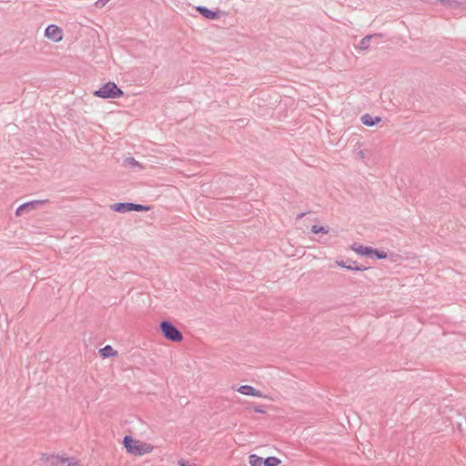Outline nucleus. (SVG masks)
Returning <instances> with one entry per match:
<instances>
[{"label": "nucleus", "mask_w": 466, "mask_h": 466, "mask_svg": "<svg viewBox=\"0 0 466 466\" xmlns=\"http://www.w3.org/2000/svg\"><path fill=\"white\" fill-rule=\"evenodd\" d=\"M197 10L206 18L215 20L218 18V14L214 11L208 9L205 6H198Z\"/></svg>", "instance_id": "nucleus-11"}, {"label": "nucleus", "mask_w": 466, "mask_h": 466, "mask_svg": "<svg viewBox=\"0 0 466 466\" xmlns=\"http://www.w3.org/2000/svg\"><path fill=\"white\" fill-rule=\"evenodd\" d=\"M350 248L360 256H372L373 248L358 243L351 245Z\"/></svg>", "instance_id": "nucleus-8"}, {"label": "nucleus", "mask_w": 466, "mask_h": 466, "mask_svg": "<svg viewBox=\"0 0 466 466\" xmlns=\"http://www.w3.org/2000/svg\"><path fill=\"white\" fill-rule=\"evenodd\" d=\"M48 461L50 466H82L76 461L60 456H51Z\"/></svg>", "instance_id": "nucleus-4"}, {"label": "nucleus", "mask_w": 466, "mask_h": 466, "mask_svg": "<svg viewBox=\"0 0 466 466\" xmlns=\"http://www.w3.org/2000/svg\"><path fill=\"white\" fill-rule=\"evenodd\" d=\"M359 155H360V157L361 158H363V157H364V152H363V151H360Z\"/></svg>", "instance_id": "nucleus-25"}, {"label": "nucleus", "mask_w": 466, "mask_h": 466, "mask_svg": "<svg viewBox=\"0 0 466 466\" xmlns=\"http://www.w3.org/2000/svg\"><path fill=\"white\" fill-rule=\"evenodd\" d=\"M123 95V91L114 82H107L94 92L95 96L101 98H118Z\"/></svg>", "instance_id": "nucleus-2"}, {"label": "nucleus", "mask_w": 466, "mask_h": 466, "mask_svg": "<svg viewBox=\"0 0 466 466\" xmlns=\"http://www.w3.org/2000/svg\"><path fill=\"white\" fill-rule=\"evenodd\" d=\"M237 390L243 395L266 398V395H264L261 391L256 390L255 388L249 385H242L238 387Z\"/></svg>", "instance_id": "nucleus-6"}, {"label": "nucleus", "mask_w": 466, "mask_h": 466, "mask_svg": "<svg viewBox=\"0 0 466 466\" xmlns=\"http://www.w3.org/2000/svg\"><path fill=\"white\" fill-rule=\"evenodd\" d=\"M123 444L127 451L134 455H144L153 451V446L149 443L135 440L130 436H126Z\"/></svg>", "instance_id": "nucleus-1"}, {"label": "nucleus", "mask_w": 466, "mask_h": 466, "mask_svg": "<svg viewBox=\"0 0 466 466\" xmlns=\"http://www.w3.org/2000/svg\"><path fill=\"white\" fill-rule=\"evenodd\" d=\"M99 354L103 358H108V357H111V356H116L117 355V351H116L111 346L106 345L104 348L99 350Z\"/></svg>", "instance_id": "nucleus-14"}, {"label": "nucleus", "mask_w": 466, "mask_h": 466, "mask_svg": "<svg viewBox=\"0 0 466 466\" xmlns=\"http://www.w3.org/2000/svg\"><path fill=\"white\" fill-rule=\"evenodd\" d=\"M336 264L341 268H346L348 269L351 270H363L365 268L357 266L356 261H352L350 264L348 265V263L344 262L343 260H337Z\"/></svg>", "instance_id": "nucleus-13"}, {"label": "nucleus", "mask_w": 466, "mask_h": 466, "mask_svg": "<svg viewBox=\"0 0 466 466\" xmlns=\"http://www.w3.org/2000/svg\"><path fill=\"white\" fill-rule=\"evenodd\" d=\"M380 120H381L380 117H379V116L373 117L369 114H365L361 116V122L365 126H369V127H372V126L378 124Z\"/></svg>", "instance_id": "nucleus-12"}, {"label": "nucleus", "mask_w": 466, "mask_h": 466, "mask_svg": "<svg viewBox=\"0 0 466 466\" xmlns=\"http://www.w3.org/2000/svg\"><path fill=\"white\" fill-rule=\"evenodd\" d=\"M254 410L258 413H264V410L261 407H255Z\"/></svg>", "instance_id": "nucleus-23"}, {"label": "nucleus", "mask_w": 466, "mask_h": 466, "mask_svg": "<svg viewBox=\"0 0 466 466\" xmlns=\"http://www.w3.org/2000/svg\"><path fill=\"white\" fill-rule=\"evenodd\" d=\"M311 232L313 234H328L329 232V228L328 226H319V225H313L311 228Z\"/></svg>", "instance_id": "nucleus-16"}, {"label": "nucleus", "mask_w": 466, "mask_h": 466, "mask_svg": "<svg viewBox=\"0 0 466 466\" xmlns=\"http://www.w3.org/2000/svg\"><path fill=\"white\" fill-rule=\"evenodd\" d=\"M380 37V35H378V34L366 35L365 37H363L360 40V42L359 44V48L361 50H368L369 47L370 46L371 42L373 40H378Z\"/></svg>", "instance_id": "nucleus-9"}, {"label": "nucleus", "mask_w": 466, "mask_h": 466, "mask_svg": "<svg viewBox=\"0 0 466 466\" xmlns=\"http://www.w3.org/2000/svg\"><path fill=\"white\" fill-rule=\"evenodd\" d=\"M179 466H196V464H190L188 461H178Z\"/></svg>", "instance_id": "nucleus-22"}, {"label": "nucleus", "mask_w": 466, "mask_h": 466, "mask_svg": "<svg viewBox=\"0 0 466 466\" xmlns=\"http://www.w3.org/2000/svg\"><path fill=\"white\" fill-rule=\"evenodd\" d=\"M131 203H116L111 206V209L119 212L126 213L131 211Z\"/></svg>", "instance_id": "nucleus-10"}, {"label": "nucleus", "mask_w": 466, "mask_h": 466, "mask_svg": "<svg viewBox=\"0 0 466 466\" xmlns=\"http://www.w3.org/2000/svg\"><path fill=\"white\" fill-rule=\"evenodd\" d=\"M45 35L47 38L58 42L63 38V31L60 27L55 25H50L46 27Z\"/></svg>", "instance_id": "nucleus-5"}, {"label": "nucleus", "mask_w": 466, "mask_h": 466, "mask_svg": "<svg viewBox=\"0 0 466 466\" xmlns=\"http://www.w3.org/2000/svg\"><path fill=\"white\" fill-rule=\"evenodd\" d=\"M44 201H38V200H35V201H31V202H28V203H25L23 205H21L17 209H16V216H22L25 212H27V211H30V210H33L35 209L37 206L43 204Z\"/></svg>", "instance_id": "nucleus-7"}, {"label": "nucleus", "mask_w": 466, "mask_h": 466, "mask_svg": "<svg viewBox=\"0 0 466 466\" xmlns=\"http://www.w3.org/2000/svg\"><path fill=\"white\" fill-rule=\"evenodd\" d=\"M280 463V460L276 457H268L263 461L265 466H278Z\"/></svg>", "instance_id": "nucleus-17"}, {"label": "nucleus", "mask_w": 466, "mask_h": 466, "mask_svg": "<svg viewBox=\"0 0 466 466\" xmlns=\"http://www.w3.org/2000/svg\"><path fill=\"white\" fill-rule=\"evenodd\" d=\"M131 211H147L149 207L131 203Z\"/></svg>", "instance_id": "nucleus-18"}, {"label": "nucleus", "mask_w": 466, "mask_h": 466, "mask_svg": "<svg viewBox=\"0 0 466 466\" xmlns=\"http://www.w3.org/2000/svg\"><path fill=\"white\" fill-rule=\"evenodd\" d=\"M108 1H109V0H97V1L96 2V7H98V8H102V7H104V6L106 5V3H107Z\"/></svg>", "instance_id": "nucleus-21"}, {"label": "nucleus", "mask_w": 466, "mask_h": 466, "mask_svg": "<svg viewBox=\"0 0 466 466\" xmlns=\"http://www.w3.org/2000/svg\"><path fill=\"white\" fill-rule=\"evenodd\" d=\"M305 216V213H300L297 216V219H300Z\"/></svg>", "instance_id": "nucleus-24"}, {"label": "nucleus", "mask_w": 466, "mask_h": 466, "mask_svg": "<svg viewBox=\"0 0 466 466\" xmlns=\"http://www.w3.org/2000/svg\"><path fill=\"white\" fill-rule=\"evenodd\" d=\"M125 163L127 165H130L133 167H141L140 164L134 158V157H127L125 159Z\"/></svg>", "instance_id": "nucleus-20"}, {"label": "nucleus", "mask_w": 466, "mask_h": 466, "mask_svg": "<svg viewBox=\"0 0 466 466\" xmlns=\"http://www.w3.org/2000/svg\"><path fill=\"white\" fill-rule=\"evenodd\" d=\"M248 461H249L250 466H265V465H263V461H265V460L261 457L255 455V454L250 455L248 458Z\"/></svg>", "instance_id": "nucleus-15"}, {"label": "nucleus", "mask_w": 466, "mask_h": 466, "mask_svg": "<svg viewBox=\"0 0 466 466\" xmlns=\"http://www.w3.org/2000/svg\"><path fill=\"white\" fill-rule=\"evenodd\" d=\"M372 256H375L378 258H386L387 253L385 251L373 248Z\"/></svg>", "instance_id": "nucleus-19"}, {"label": "nucleus", "mask_w": 466, "mask_h": 466, "mask_svg": "<svg viewBox=\"0 0 466 466\" xmlns=\"http://www.w3.org/2000/svg\"><path fill=\"white\" fill-rule=\"evenodd\" d=\"M160 330L164 337L173 342H180L183 335L171 322L164 320L159 325Z\"/></svg>", "instance_id": "nucleus-3"}]
</instances>
